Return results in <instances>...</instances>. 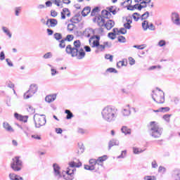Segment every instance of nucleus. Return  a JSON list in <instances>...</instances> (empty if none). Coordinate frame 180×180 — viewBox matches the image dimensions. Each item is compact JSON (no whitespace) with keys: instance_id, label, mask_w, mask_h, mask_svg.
I'll use <instances>...</instances> for the list:
<instances>
[{"instance_id":"nucleus-1","label":"nucleus","mask_w":180,"mask_h":180,"mask_svg":"<svg viewBox=\"0 0 180 180\" xmlns=\"http://www.w3.org/2000/svg\"><path fill=\"white\" fill-rule=\"evenodd\" d=\"M65 51L72 57H77L78 60H82L85 57V51L82 48V44L79 39L73 42V46L69 44L66 46Z\"/></svg>"},{"instance_id":"nucleus-2","label":"nucleus","mask_w":180,"mask_h":180,"mask_svg":"<svg viewBox=\"0 0 180 180\" xmlns=\"http://www.w3.org/2000/svg\"><path fill=\"white\" fill-rule=\"evenodd\" d=\"M101 40V37L98 35L92 36L89 39V44L93 49H96V53H99V51H103L106 47H109V42H103V44H100L99 41Z\"/></svg>"},{"instance_id":"nucleus-3","label":"nucleus","mask_w":180,"mask_h":180,"mask_svg":"<svg viewBox=\"0 0 180 180\" xmlns=\"http://www.w3.org/2000/svg\"><path fill=\"white\" fill-rule=\"evenodd\" d=\"M101 115L107 122H113L116 117V110L110 106H107L103 110Z\"/></svg>"},{"instance_id":"nucleus-4","label":"nucleus","mask_w":180,"mask_h":180,"mask_svg":"<svg viewBox=\"0 0 180 180\" xmlns=\"http://www.w3.org/2000/svg\"><path fill=\"white\" fill-rule=\"evenodd\" d=\"M148 127L150 129L152 137H154V139H160V137H161V134H162V131L161 130V128H160L158 123L154 121L150 122Z\"/></svg>"},{"instance_id":"nucleus-5","label":"nucleus","mask_w":180,"mask_h":180,"mask_svg":"<svg viewBox=\"0 0 180 180\" xmlns=\"http://www.w3.org/2000/svg\"><path fill=\"white\" fill-rule=\"evenodd\" d=\"M152 98L156 103L161 105L165 102V96H164V91L156 89L153 91Z\"/></svg>"},{"instance_id":"nucleus-6","label":"nucleus","mask_w":180,"mask_h":180,"mask_svg":"<svg viewBox=\"0 0 180 180\" xmlns=\"http://www.w3.org/2000/svg\"><path fill=\"white\" fill-rule=\"evenodd\" d=\"M11 167L15 172H18L21 171L22 168H23V162L20 160V157L15 156L12 159V162L11 163Z\"/></svg>"},{"instance_id":"nucleus-7","label":"nucleus","mask_w":180,"mask_h":180,"mask_svg":"<svg viewBox=\"0 0 180 180\" xmlns=\"http://www.w3.org/2000/svg\"><path fill=\"white\" fill-rule=\"evenodd\" d=\"M116 13H117L116 9L113 6H110L101 11V16L105 19H112V16H115Z\"/></svg>"},{"instance_id":"nucleus-8","label":"nucleus","mask_w":180,"mask_h":180,"mask_svg":"<svg viewBox=\"0 0 180 180\" xmlns=\"http://www.w3.org/2000/svg\"><path fill=\"white\" fill-rule=\"evenodd\" d=\"M34 120L36 127H41L46 124V115L36 114L34 116Z\"/></svg>"},{"instance_id":"nucleus-9","label":"nucleus","mask_w":180,"mask_h":180,"mask_svg":"<svg viewBox=\"0 0 180 180\" xmlns=\"http://www.w3.org/2000/svg\"><path fill=\"white\" fill-rule=\"evenodd\" d=\"M37 92V85L32 84L28 91L25 93L24 95L25 99H29V98H31V96H33V95H34V94Z\"/></svg>"},{"instance_id":"nucleus-10","label":"nucleus","mask_w":180,"mask_h":180,"mask_svg":"<svg viewBox=\"0 0 180 180\" xmlns=\"http://www.w3.org/2000/svg\"><path fill=\"white\" fill-rule=\"evenodd\" d=\"M93 22L96 23L99 27H103L105 26V20L103 15H98L93 19Z\"/></svg>"},{"instance_id":"nucleus-11","label":"nucleus","mask_w":180,"mask_h":180,"mask_svg":"<svg viewBox=\"0 0 180 180\" xmlns=\"http://www.w3.org/2000/svg\"><path fill=\"white\" fill-rule=\"evenodd\" d=\"M75 171V169H74V167L68 168L65 175H63V178L65 180H72V179L74 178L73 175H74Z\"/></svg>"},{"instance_id":"nucleus-12","label":"nucleus","mask_w":180,"mask_h":180,"mask_svg":"<svg viewBox=\"0 0 180 180\" xmlns=\"http://www.w3.org/2000/svg\"><path fill=\"white\" fill-rule=\"evenodd\" d=\"M151 0H142V2L141 3V4L137 5V8L139 11H141V9H143V8H147V6H150V8H153V6H154V4L153 3H151Z\"/></svg>"},{"instance_id":"nucleus-13","label":"nucleus","mask_w":180,"mask_h":180,"mask_svg":"<svg viewBox=\"0 0 180 180\" xmlns=\"http://www.w3.org/2000/svg\"><path fill=\"white\" fill-rule=\"evenodd\" d=\"M96 164H98V160L96 159H91L89 160V165H84V169H87L89 171H94L95 170V166L96 165Z\"/></svg>"},{"instance_id":"nucleus-14","label":"nucleus","mask_w":180,"mask_h":180,"mask_svg":"<svg viewBox=\"0 0 180 180\" xmlns=\"http://www.w3.org/2000/svg\"><path fill=\"white\" fill-rule=\"evenodd\" d=\"M142 27L143 30H147L149 29V30H155V26H154V24L152 22H148L147 20H144L142 22Z\"/></svg>"},{"instance_id":"nucleus-15","label":"nucleus","mask_w":180,"mask_h":180,"mask_svg":"<svg viewBox=\"0 0 180 180\" xmlns=\"http://www.w3.org/2000/svg\"><path fill=\"white\" fill-rule=\"evenodd\" d=\"M123 20H124V22H126L124 24V29H130L131 27V25H131V23H133L131 16L124 17V18H123Z\"/></svg>"},{"instance_id":"nucleus-16","label":"nucleus","mask_w":180,"mask_h":180,"mask_svg":"<svg viewBox=\"0 0 180 180\" xmlns=\"http://www.w3.org/2000/svg\"><path fill=\"white\" fill-rule=\"evenodd\" d=\"M58 21H57L56 19L54 18H49L46 20V26H48V27H56V25H58Z\"/></svg>"},{"instance_id":"nucleus-17","label":"nucleus","mask_w":180,"mask_h":180,"mask_svg":"<svg viewBox=\"0 0 180 180\" xmlns=\"http://www.w3.org/2000/svg\"><path fill=\"white\" fill-rule=\"evenodd\" d=\"M172 20L174 23V25H180L179 14H178L177 13H172Z\"/></svg>"},{"instance_id":"nucleus-18","label":"nucleus","mask_w":180,"mask_h":180,"mask_svg":"<svg viewBox=\"0 0 180 180\" xmlns=\"http://www.w3.org/2000/svg\"><path fill=\"white\" fill-rule=\"evenodd\" d=\"M61 15V19L63 20H65L66 17L70 18L71 16V12H70V10L68 8H63L62 12L60 13Z\"/></svg>"},{"instance_id":"nucleus-19","label":"nucleus","mask_w":180,"mask_h":180,"mask_svg":"<svg viewBox=\"0 0 180 180\" xmlns=\"http://www.w3.org/2000/svg\"><path fill=\"white\" fill-rule=\"evenodd\" d=\"M81 20H82V17L81 16V15H75L70 18V22L75 23V25H77V23H79Z\"/></svg>"},{"instance_id":"nucleus-20","label":"nucleus","mask_w":180,"mask_h":180,"mask_svg":"<svg viewBox=\"0 0 180 180\" xmlns=\"http://www.w3.org/2000/svg\"><path fill=\"white\" fill-rule=\"evenodd\" d=\"M69 165H70V168H79V167H82V163H81V162H79V160H76L72 162H70L69 163Z\"/></svg>"},{"instance_id":"nucleus-21","label":"nucleus","mask_w":180,"mask_h":180,"mask_svg":"<svg viewBox=\"0 0 180 180\" xmlns=\"http://www.w3.org/2000/svg\"><path fill=\"white\" fill-rule=\"evenodd\" d=\"M55 99H57V95L56 94H50L45 97V101L47 103H51V102H54Z\"/></svg>"},{"instance_id":"nucleus-22","label":"nucleus","mask_w":180,"mask_h":180,"mask_svg":"<svg viewBox=\"0 0 180 180\" xmlns=\"http://www.w3.org/2000/svg\"><path fill=\"white\" fill-rule=\"evenodd\" d=\"M115 26V21L112 20H108L106 22L104 23V27L107 30H110Z\"/></svg>"},{"instance_id":"nucleus-23","label":"nucleus","mask_w":180,"mask_h":180,"mask_svg":"<svg viewBox=\"0 0 180 180\" xmlns=\"http://www.w3.org/2000/svg\"><path fill=\"white\" fill-rule=\"evenodd\" d=\"M14 116L17 120H20V122H24V123H26L27 122V116H23L22 115L18 114L15 112L14 114Z\"/></svg>"},{"instance_id":"nucleus-24","label":"nucleus","mask_w":180,"mask_h":180,"mask_svg":"<svg viewBox=\"0 0 180 180\" xmlns=\"http://www.w3.org/2000/svg\"><path fill=\"white\" fill-rule=\"evenodd\" d=\"M112 32L114 33H116L117 35H120V34H126L127 33V30H126V28H121V29H117V28H114L112 30Z\"/></svg>"},{"instance_id":"nucleus-25","label":"nucleus","mask_w":180,"mask_h":180,"mask_svg":"<svg viewBox=\"0 0 180 180\" xmlns=\"http://www.w3.org/2000/svg\"><path fill=\"white\" fill-rule=\"evenodd\" d=\"M3 127L4 129H5V130H6L7 131H15V130L13 129V128H12V126H11V124L6 122H4L3 123Z\"/></svg>"},{"instance_id":"nucleus-26","label":"nucleus","mask_w":180,"mask_h":180,"mask_svg":"<svg viewBox=\"0 0 180 180\" xmlns=\"http://www.w3.org/2000/svg\"><path fill=\"white\" fill-rule=\"evenodd\" d=\"M89 13H91V7H84L82 11V15H83L85 18V16H88Z\"/></svg>"},{"instance_id":"nucleus-27","label":"nucleus","mask_w":180,"mask_h":180,"mask_svg":"<svg viewBox=\"0 0 180 180\" xmlns=\"http://www.w3.org/2000/svg\"><path fill=\"white\" fill-rule=\"evenodd\" d=\"M127 59H123L117 63V67L121 68V67H127Z\"/></svg>"},{"instance_id":"nucleus-28","label":"nucleus","mask_w":180,"mask_h":180,"mask_svg":"<svg viewBox=\"0 0 180 180\" xmlns=\"http://www.w3.org/2000/svg\"><path fill=\"white\" fill-rule=\"evenodd\" d=\"M169 110H170L169 107H162V108H160L158 110H154V112L155 113H158V112L165 113L167 112H169Z\"/></svg>"},{"instance_id":"nucleus-29","label":"nucleus","mask_w":180,"mask_h":180,"mask_svg":"<svg viewBox=\"0 0 180 180\" xmlns=\"http://www.w3.org/2000/svg\"><path fill=\"white\" fill-rule=\"evenodd\" d=\"M9 178L11 180H23L22 177L14 173H11L9 174Z\"/></svg>"},{"instance_id":"nucleus-30","label":"nucleus","mask_w":180,"mask_h":180,"mask_svg":"<svg viewBox=\"0 0 180 180\" xmlns=\"http://www.w3.org/2000/svg\"><path fill=\"white\" fill-rule=\"evenodd\" d=\"M108 160V156L107 155H103L101 157H99L97 160V164L99 165H102L103 162L104 161H106Z\"/></svg>"},{"instance_id":"nucleus-31","label":"nucleus","mask_w":180,"mask_h":180,"mask_svg":"<svg viewBox=\"0 0 180 180\" xmlns=\"http://www.w3.org/2000/svg\"><path fill=\"white\" fill-rule=\"evenodd\" d=\"M121 131L122 133H124V134H131V129H130L129 128H128L126 126H124L122 127Z\"/></svg>"},{"instance_id":"nucleus-32","label":"nucleus","mask_w":180,"mask_h":180,"mask_svg":"<svg viewBox=\"0 0 180 180\" xmlns=\"http://www.w3.org/2000/svg\"><path fill=\"white\" fill-rule=\"evenodd\" d=\"M65 113L67 115L66 119H68V120H70V119H72V117H74V114H72L70 110H65Z\"/></svg>"},{"instance_id":"nucleus-33","label":"nucleus","mask_w":180,"mask_h":180,"mask_svg":"<svg viewBox=\"0 0 180 180\" xmlns=\"http://www.w3.org/2000/svg\"><path fill=\"white\" fill-rule=\"evenodd\" d=\"M115 146H119V141L116 140H111L108 143V147L110 148L111 147H115Z\"/></svg>"},{"instance_id":"nucleus-34","label":"nucleus","mask_w":180,"mask_h":180,"mask_svg":"<svg viewBox=\"0 0 180 180\" xmlns=\"http://www.w3.org/2000/svg\"><path fill=\"white\" fill-rule=\"evenodd\" d=\"M26 109L30 115H33V113H34V108H33V106L30 105H27Z\"/></svg>"},{"instance_id":"nucleus-35","label":"nucleus","mask_w":180,"mask_h":180,"mask_svg":"<svg viewBox=\"0 0 180 180\" xmlns=\"http://www.w3.org/2000/svg\"><path fill=\"white\" fill-rule=\"evenodd\" d=\"M53 169L55 175H60V166L57 164H53Z\"/></svg>"},{"instance_id":"nucleus-36","label":"nucleus","mask_w":180,"mask_h":180,"mask_svg":"<svg viewBox=\"0 0 180 180\" xmlns=\"http://www.w3.org/2000/svg\"><path fill=\"white\" fill-rule=\"evenodd\" d=\"M53 37L54 39H56V40H57L58 41H60V40H62L63 39V34H61L60 33L56 32L53 34Z\"/></svg>"},{"instance_id":"nucleus-37","label":"nucleus","mask_w":180,"mask_h":180,"mask_svg":"<svg viewBox=\"0 0 180 180\" xmlns=\"http://www.w3.org/2000/svg\"><path fill=\"white\" fill-rule=\"evenodd\" d=\"M98 13H99V8L96 7L91 11V16H96V15H98Z\"/></svg>"},{"instance_id":"nucleus-38","label":"nucleus","mask_w":180,"mask_h":180,"mask_svg":"<svg viewBox=\"0 0 180 180\" xmlns=\"http://www.w3.org/2000/svg\"><path fill=\"white\" fill-rule=\"evenodd\" d=\"M75 27H76V26H75V23L72 22V23H70L68 25V30L69 32H72L73 30H75Z\"/></svg>"},{"instance_id":"nucleus-39","label":"nucleus","mask_w":180,"mask_h":180,"mask_svg":"<svg viewBox=\"0 0 180 180\" xmlns=\"http://www.w3.org/2000/svg\"><path fill=\"white\" fill-rule=\"evenodd\" d=\"M148 16H150V13L146 11L141 16V20H146V19H148Z\"/></svg>"},{"instance_id":"nucleus-40","label":"nucleus","mask_w":180,"mask_h":180,"mask_svg":"<svg viewBox=\"0 0 180 180\" xmlns=\"http://www.w3.org/2000/svg\"><path fill=\"white\" fill-rule=\"evenodd\" d=\"M133 19L135 20V22H137L139 19H141V17L140 14L135 13L132 15Z\"/></svg>"},{"instance_id":"nucleus-41","label":"nucleus","mask_w":180,"mask_h":180,"mask_svg":"<svg viewBox=\"0 0 180 180\" xmlns=\"http://www.w3.org/2000/svg\"><path fill=\"white\" fill-rule=\"evenodd\" d=\"M134 154H140L143 153V150L139 148L134 147L133 148Z\"/></svg>"},{"instance_id":"nucleus-42","label":"nucleus","mask_w":180,"mask_h":180,"mask_svg":"<svg viewBox=\"0 0 180 180\" xmlns=\"http://www.w3.org/2000/svg\"><path fill=\"white\" fill-rule=\"evenodd\" d=\"M3 32H4V33H6L7 34V36H8V37H12V34H11V32H9V30H8V28L3 27Z\"/></svg>"},{"instance_id":"nucleus-43","label":"nucleus","mask_w":180,"mask_h":180,"mask_svg":"<svg viewBox=\"0 0 180 180\" xmlns=\"http://www.w3.org/2000/svg\"><path fill=\"white\" fill-rule=\"evenodd\" d=\"M116 33L115 32L108 33V37L109 39H111V40H115L116 39Z\"/></svg>"},{"instance_id":"nucleus-44","label":"nucleus","mask_w":180,"mask_h":180,"mask_svg":"<svg viewBox=\"0 0 180 180\" xmlns=\"http://www.w3.org/2000/svg\"><path fill=\"white\" fill-rule=\"evenodd\" d=\"M65 41H67V39L60 40L59 44V47H60V49H64L65 47Z\"/></svg>"},{"instance_id":"nucleus-45","label":"nucleus","mask_w":180,"mask_h":180,"mask_svg":"<svg viewBox=\"0 0 180 180\" xmlns=\"http://www.w3.org/2000/svg\"><path fill=\"white\" fill-rule=\"evenodd\" d=\"M117 40L120 43H126V38L124 36H119Z\"/></svg>"},{"instance_id":"nucleus-46","label":"nucleus","mask_w":180,"mask_h":180,"mask_svg":"<svg viewBox=\"0 0 180 180\" xmlns=\"http://www.w3.org/2000/svg\"><path fill=\"white\" fill-rule=\"evenodd\" d=\"M128 61L129 65H134V64H136V60H134V58H133L132 57L128 58Z\"/></svg>"},{"instance_id":"nucleus-47","label":"nucleus","mask_w":180,"mask_h":180,"mask_svg":"<svg viewBox=\"0 0 180 180\" xmlns=\"http://www.w3.org/2000/svg\"><path fill=\"white\" fill-rule=\"evenodd\" d=\"M157 68L158 70H161V65H153V66H150V68H148V70L149 71H153V70H157Z\"/></svg>"},{"instance_id":"nucleus-48","label":"nucleus","mask_w":180,"mask_h":180,"mask_svg":"<svg viewBox=\"0 0 180 180\" xmlns=\"http://www.w3.org/2000/svg\"><path fill=\"white\" fill-rule=\"evenodd\" d=\"M65 40H68V41H72L74 40V35L72 34L67 35Z\"/></svg>"},{"instance_id":"nucleus-49","label":"nucleus","mask_w":180,"mask_h":180,"mask_svg":"<svg viewBox=\"0 0 180 180\" xmlns=\"http://www.w3.org/2000/svg\"><path fill=\"white\" fill-rule=\"evenodd\" d=\"M32 139H34V140H41V136L37 134H32L31 136Z\"/></svg>"},{"instance_id":"nucleus-50","label":"nucleus","mask_w":180,"mask_h":180,"mask_svg":"<svg viewBox=\"0 0 180 180\" xmlns=\"http://www.w3.org/2000/svg\"><path fill=\"white\" fill-rule=\"evenodd\" d=\"M144 180H157L155 176H146L144 177Z\"/></svg>"},{"instance_id":"nucleus-51","label":"nucleus","mask_w":180,"mask_h":180,"mask_svg":"<svg viewBox=\"0 0 180 180\" xmlns=\"http://www.w3.org/2000/svg\"><path fill=\"white\" fill-rule=\"evenodd\" d=\"M107 72H114V74H117V70L113 68H109L107 69Z\"/></svg>"},{"instance_id":"nucleus-52","label":"nucleus","mask_w":180,"mask_h":180,"mask_svg":"<svg viewBox=\"0 0 180 180\" xmlns=\"http://www.w3.org/2000/svg\"><path fill=\"white\" fill-rule=\"evenodd\" d=\"M122 115H123V116H129L130 115V110L124 109L122 111Z\"/></svg>"},{"instance_id":"nucleus-53","label":"nucleus","mask_w":180,"mask_h":180,"mask_svg":"<svg viewBox=\"0 0 180 180\" xmlns=\"http://www.w3.org/2000/svg\"><path fill=\"white\" fill-rule=\"evenodd\" d=\"M105 58H106V60H110V61H113V56L110 54H106Z\"/></svg>"},{"instance_id":"nucleus-54","label":"nucleus","mask_w":180,"mask_h":180,"mask_svg":"<svg viewBox=\"0 0 180 180\" xmlns=\"http://www.w3.org/2000/svg\"><path fill=\"white\" fill-rule=\"evenodd\" d=\"M158 171H159V172L164 174L167 171V169H165V167H164L162 166H160Z\"/></svg>"},{"instance_id":"nucleus-55","label":"nucleus","mask_w":180,"mask_h":180,"mask_svg":"<svg viewBox=\"0 0 180 180\" xmlns=\"http://www.w3.org/2000/svg\"><path fill=\"white\" fill-rule=\"evenodd\" d=\"M53 2L56 6H61V0H53Z\"/></svg>"},{"instance_id":"nucleus-56","label":"nucleus","mask_w":180,"mask_h":180,"mask_svg":"<svg viewBox=\"0 0 180 180\" xmlns=\"http://www.w3.org/2000/svg\"><path fill=\"white\" fill-rule=\"evenodd\" d=\"M165 44H167V43L165 42V40H160L158 43V46H160V47H164Z\"/></svg>"},{"instance_id":"nucleus-57","label":"nucleus","mask_w":180,"mask_h":180,"mask_svg":"<svg viewBox=\"0 0 180 180\" xmlns=\"http://www.w3.org/2000/svg\"><path fill=\"white\" fill-rule=\"evenodd\" d=\"M57 11H56L55 10H51V16H52V18H56L57 17Z\"/></svg>"},{"instance_id":"nucleus-58","label":"nucleus","mask_w":180,"mask_h":180,"mask_svg":"<svg viewBox=\"0 0 180 180\" xmlns=\"http://www.w3.org/2000/svg\"><path fill=\"white\" fill-rule=\"evenodd\" d=\"M171 116H172V115H165L163 116V119L165 120H166V122H169V119H170Z\"/></svg>"},{"instance_id":"nucleus-59","label":"nucleus","mask_w":180,"mask_h":180,"mask_svg":"<svg viewBox=\"0 0 180 180\" xmlns=\"http://www.w3.org/2000/svg\"><path fill=\"white\" fill-rule=\"evenodd\" d=\"M174 176L176 180H180V171H177L174 173Z\"/></svg>"},{"instance_id":"nucleus-60","label":"nucleus","mask_w":180,"mask_h":180,"mask_svg":"<svg viewBox=\"0 0 180 180\" xmlns=\"http://www.w3.org/2000/svg\"><path fill=\"white\" fill-rule=\"evenodd\" d=\"M55 131L57 134H63V129L61 128H56Z\"/></svg>"},{"instance_id":"nucleus-61","label":"nucleus","mask_w":180,"mask_h":180,"mask_svg":"<svg viewBox=\"0 0 180 180\" xmlns=\"http://www.w3.org/2000/svg\"><path fill=\"white\" fill-rule=\"evenodd\" d=\"M85 37H91V30H86L84 32Z\"/></svg>"},{"instance_id":"nucleus-62","label":"nucleus","mask_w":180,"mask_h":180,"mask_svg":"<svg viewBox=\"0 0 180 180\" xmlns=\"http://www.w3.org/2000/svg\"><path fill=\"white\" fill-rule=\"evenodd\" d=\"M51 57V53L50 52H48L44 55V58H50Z\"/></svg>"},{"instance_id":"nucleus-63","label":"nucleus","mask_w":180,"mask_h":180,"mask_svg":"<svg viewBox=\"0 0 180 180\" xmlns=\"http://www.w3.org/2000/svg\"><path fill=\"white\" fill-rule=\"evenodd\" d=\"M45 5H46V8H50V6H52L53 3L51 1H47L45 3Z\"/></svg>"},{"instance_id":"nucleus-64","label":"nucleus","mask_w":180,"mask_h":180,"mask_svg":"<svg viewBox=\"0 0 180 180\" xmlns=\"http://www.w3.org/2000/svg\"><path fill=\"white\" fill-rule=\"evenodd\" d=\"M5 59V53H4V51H1L0 53V60H4Z\"/></svg>"}]
</instances>
